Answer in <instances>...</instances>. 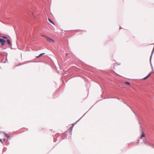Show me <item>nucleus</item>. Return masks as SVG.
Here are the masks:
<instances>
[{
    "mask_svg": "<svg viewBox=\"0 0 154 154\" xmlns=\"http://www.w3.org/2000/svg\"><path fill=\"white\" fill-rule=\"evenodd\" d=\"M45 38H46L48 42H51V43H53V42H54V41L53 40L51 39V38L48 37H45Z\"/></svg>",
    "mask_w": 154,
    "mask_h": 154,
    "instance_id": "nucleus-1",
    "label": "nucleus"
},
{
    "mask_svg": "<svg viewBox=\"0 0 154 154\" xmlns=\"http://www.w3.org/2000/svg\"><path fill=\"white\" fill-rule=\"evenodd\" d=\"M0 42L1 43L2 45H4L5 41L2 38H0Z\"/></svg>",
    "mask_w": 154,
    "mask_h": 154,
    "instance_id": "nucleus-2",
    "label": "nucleus"
},
{
    "mask_svg": "<svg viewBox=\"0 0 154 154\" xmlns=\"http://www.w3.org/2000/svg\"><path fill=\"white\" fill-rule=\"evenodd\" d=\"M151 74V73H150L147 76H146V77L143 78V79L144 80H145V79H147V78H148L150 76Z\"/></svg>",
    "mask_w": 154,
    "mask_h": 154,
    "instance_id": "nucleus-3",
    "label": "nucleus"
},
{
    "mask_svg": "<svg viewBox=\"0 0 154 154\" xmlns=\"http://www.w3.org/2000/svg\"><path fill=\"white\" fill-rule=\"evenodd\" d=\"M145 137V135L144 134L143 132H142V134L140 138L142 139V138L143 137Z\"/></svg>",
    "mask_w": 154,
    "mask_h": 154,
    "instance_id": "nucleus-4",
    "label": "nucleus"
},
{
    "mask_svg": "<svg viewBox=\"0 0 154 154\" xmlns=\"http://www.w3.org/2000/svg\"><path fill=\"white\" fill-rule=\"evenodd\" d=\"M48 20H49V21L51 22V23H52L53 24H54V23L50 19L48 18Z\"/></svg>",
    "mask_w": 154,
    "mask_h": 154,
    "instance_id": "nucleus-5",
    "label": "nucleus"
},
{
    "mask_svg": "<svg viewBox=\"0 0 154 154\" xmlns=\"http://www.w3.org/2000/svg\"><path fill=\"white\" fill-rule=\"evenodd\" d=\"M7 43L9 45H11V42L10 41L9 39H8L7 40Z\"/></svg>",
    "mask_w": 154,
    "mask_h": 154,
    "instance_id": "nucleus-6",
    "label": "nucleus"
},
{
    "mask_svg": "<svg viewBox=\"0 0 154 154\" xmlns=\"http://www.w3.org/2000/svg\"><path fill=\"white\" fill-rule=\"evenodd\" d=\"M125 84H128V85H130V83L128 82H125Z\"/></svg>",
    "mask_w": 154,
    "mask_h": 154,
    "instance_id": "nucleus-7",
    "label": "nucleus"
},
{
    "mask_svg": "<svg viewBox=\"0 0 154 154\" xmlns=\"http://www.w3.org/2000/svg\"><path fill=\"white\" fill-rule=\"evenodd\" d=\"M44 54H45V53L41 54H39V56H40V57L42 55H44Z\"/></svg>",
    "mask_w": 154,
    "mask_h": 154,
    "instance_id": "nucleus-8",
    "label": "nucleus"
},
{
    "mask_svg": "<svg viewBox=\"0 0 154 154\" xmlns=\"http://www.w3.org/2000/svg\"><path fill=\"white\" fill-rule=\"evenodd\" d=\"M2 38H7V37H5V36H3L2 37Z\"/></svg>",
    "mask_w": 154,
    "mask_h": 154,
    "instance_id": "nucleus-9",
    "label": "nucleus"
},
{
    "mask_svg": "<svg viewBox=\"0 0 154 154\" xmlns=\"http://www.w3.org/2000/svg\"><path fill=\"white\" fill-rule=\"evenodd\" d=\"M42 36H43V37H45H45H46V36H45V35H42Z\"/></svg>",
    "mask_w": 154,
    "mask_h": 154,
    "instance_id": "nucleus-10",
    "label": "nucleus"
},
{
    "mask_svg": "<svg viewBox=\"0 0 154 154\" xmlns=\"http://www.w3.org/2000/svg\"><path fill=\"white\" fill-rule=\"evenodd\" d=\"M5 135H6V136L7 137H9V136H8V135H7V134H5Z\"/></svg>",
    "mask_w": 154,
    "mask_h": 154,
    "instance_id": "nucleus-11",
    "label": "nucleus"
},
{
    "mask_svg": "<svg viewBox=\"0 0 154 154\" xmlns=\"http://www.w3.org/2000/svg\"><path fill=\"white\" fill-rule=\"evenodd\" d=\"M36 58H38L40 56H39V55L38 56H36Z\"/></svg>",
    "mask_w": 154,
    "mask_h": 154,
    "instance_id": "nucleus-12",
    "label": "nucleus"
},
{
    "mask_svg": "<svg viewBox=\"0 0 154 154\" xmlns=\"http://www.w3.org/2000/svg\"><path fill=\"white\" fill-rule=\"evenodd\" d=\"M68 53H67V54H66V56H67L68 55Z\"/></svg>",
    "mask_w": 154,
    "mask_h": 154,
    "instance_id": "nucleus-13",
    "label": "nucleus"
},
{
    "mask_svg": "<svg viewBox=\"0 0 154 154\" xmlns=\"http://www.w3.org/2000/svg\"><path fill=\"white\" fill-rule=\"evenodd\" d=\"M0 141H1V142H2V140H1V139H0Z\"/></svg>",
    "mask_w": 154,
    "mask_h": 154,
    "instance_id": "nucleus-14",
    "label": "nucleus"
}]
</instances>
